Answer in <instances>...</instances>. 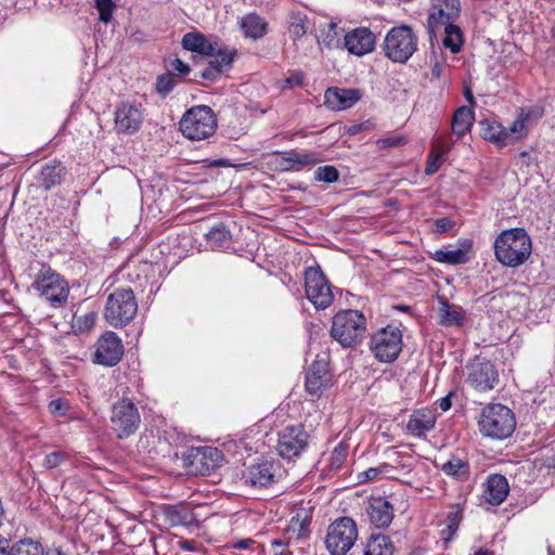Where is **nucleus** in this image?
I'll list each match as a JSON object with an SVG mask.
<instances>
[{
	"label": "nucleus",
	"instance_id": "f257e3e1",
	"mask_svg": "<svg viewBox=\"0 0 555 555\" xmlns=\"http://www.w3.org/2000/svg\"><path fill=\"white\" fill-rule=\"evenodd\" d=\"M531 238L522 228L501 232L494 241L496 260L505 267L517 268L531 255Z\"/></svg>",
	"mask_w": 555,
	"mask_h": 555
},
{
	"label": "nucleus",
	"instance_id": "f03ea898",
	"mask_svg": "<svg viewBox=\"0 0 555 555\" xmlns=\"http://www.w3.org/2000/svg\"><path fill=\"white\" fill-rule=\"evenodd\" d=\"M141 287V284H134L133 287H117L107 296L104 318L111 326L124 327L133 320L138 312L134 293Z\"/></svg>",
	"mask_w": 555,
	"mask_h": 555
},
{
	"label": "nucleus",
	"instance_id": "7ed1b4c3",
	"mask_svg": "<svg viewBox=\"0 0 555 555\" xmlns=\"http://www.w3.org/2000/svg\"><path fill=\"white\" fill-rule=\"evenodd\" d=\"M365 332L366 318L359 310H343L333 318L331 336L345 348L359 344Z\"/></svg>",
	"mask_w": 555,
	"mask_h": 555
},
{
	"label": "nucleus",
	"instance_id": "20e7f679",
	"mask_svg": "<svg viewBox=\"0 0 555 555\" xmlns=\"http://www.w3.org/2000/svg\"><path fill=\"white\" fill-rule=\"evenodd\" d=\"M286 476V469L275 457H260L243 472L244 483L254 489H268Z\"/></svg>",
	"mask_w": 555,
	"mask_h": 555
},
{
	"label": "nucleus",
	"instance_id": "39448f33",
	"mask_svg": "<svg viewBox=\"0 0 555 555\" xmlns=\"http://www.w3.org/2000/svg\"><path fill=\"white\" fill-rule=\"evenodd\" d=\"M181 466L192 475H209L223 462V453L216 447H190L176 453Z\"/></svg>",
	"mask_w": 555,
	"mask_h": 555
},
{
	"label": "nucleus",
	"instance_id": "423d86ee",
	"mask_svg": "<svg viewBox=\"0 0 555 555\" xmlns=\"http://www.w3.org/2000/svg\"><path fill=\"white\" fill-rule=\"evenodd\" d=\"M418 37L408 25L392 27L384 39L385 55L396 63H405L417 51Z\"/></svg>",
	"mask_w": 555,
	"mask_h": 555
},
{
	"label": "nucleus",
	"instance_id": "0eeeda50",
	"mask_svg": "<svg viewBox=\"0 0 555 555\" xmlns=\"http://www.w3.org/2000/svg\"><path fill=\"white\" fill-rule=\"evenodd\" d=\"M180 130L190 140H204L212 135L217 128L214 111L206 105L190 108L180 120Z\"/></svg>",
	"mask_w": 555,
	"mask_h": 555
},
{
	"label": "nucleus",
	"instance_id": "6e6552de",
	"mask_svg": "<svg viewBox=\"0 0 555 555\" xmlns=\"http://www.w3.org/2000/svg\"><path fill=\"white\" fill-rule=\"evenodd\" d=\"M31 287L53 307L65 304L69 293L67 282L47 264L41 266Z\"/></svg>",
	"mask_w": 555,
	"mask_h": 555
},
{
	"label": "nucleus",
	"instance_id": "1a4fd4ad",
	"mask_svg": "<svg viewBox=\"0 0 555 555\" xmlns=\"http://www.w3.org/2000/svg\"><path fill=\"white\" fill-rule=\"evenodd\" d=\"M358 539L357 522L350 517H339L327 528L325 546L331 555H345Z\"/></svg>",
	"mask_w": 555,
	"mask_h": 555
},
{
	"label": "nucleus",
	"instance_id": "9d476101",
	"mask_svg": "<svg viewBox=\"0 0 555 555\" xmlns=\"http://www.w3.org/2000/svg\"><path fill=\"white\" fill-rule=\"evenodd\" d=\"M402 333L396 326H386L372 334L370 349L383 363L393 362L402 350Z\"/></svg>",
	"mask_w": 555,
	"mask_h": 555
},
{
	"label": "nucleus",
	"instance_id": "9b49d317",
	"mask_svg": "<svg viewBox=\"0 0 555 555\" xmlns=\"http://www.w3.org/2000/svg\"><path fill=\"white\" fill-rule=\"evenodd\" d=\"M305 289L307 298L317 309H326L334 301L332 286L320 267L306 269Z\"/></svg>",
	"mask_w": 555,
	"mask_h": 555
},
{
	"label": "nucleus",
	"instance_id": "f8f14e48",
	"mask_svg": "<svg viewBox=\"0 0 555 555\" xmlns=\"http://www.w3.org/2000/svg\"><path fill=\"white\" fill-rule=\"evenodd\" d=\"M334 378L330 370V357L326 353L318 354L308 366L305 377V389L313 397L320 398L333 386Z\"/></svg>",
	"mask_w": 555,
	"mask_h": 555
},
{
	"label": "nucleus",
	"instance_id": "ddd939ff",
	"mask_svg": "<svg viewBox=\"0 0 555 555\" xmlns=\"http://www.w3.org/2000/svg\"><path fill=\"white\" fill-rule=\"evenodd\" d=\"M309 440L310 435L304 425L286 426L279 434L276 451L281 457L292 461L302 454L309 446Z\"/></svg>",
	"mask_w": 555,
	"mask_h": 555
},
{
	"label": "nucleus",
	"instance_id": "4468645a",
	"mask_svg": "<svg viewBox=\"0 0 555 555\" xmlns=\"http://www.w3.org/2000/svg\"><path fill=\"white\" fill-rule=\"evenodd\" d=\"M93 362L103 366H115L124 354V345L115 332L106 331L95 343Z\"/></svg>",
	"mask_w": 555,
	"mask_h": 555
},
{
	"label": "nucleus",
	"instance_id": "2eb2a0df",
	"mask_svg": "<svg viewBox=\"0 0 555 555\" xmlns=\"http://www.w3.org/2000/svg\"><path fill=\"white\" fill-rule=\"evenodd\" d=\"M143 118V109L140 104L121 102L115 109V128L118 133H135L139 131Z\"/></svg>",
	"mask_w": 555,
	"mask_h": 555
},
{
	"label": "nucleus",
	"instance_id": "dca6fc26",
	"mask_svg": "<svg viewBox=\"0 0 555 555\" xmlns=\"http://www.w3.org/2000/svg\"><path fill=\"white\" fill-rule=\"evenodd\" d=\"M460 15V0H431V9L427 18L430 37L440 27V23L455 22Z\"/></svg>",
	"mask_w": 555,
	"mask_h": 555
},
{
	"label": "nucleus",
	"instance_id": "f3484780",
	"mask_svg": "<svg viewBox=\"0 0 555 555\" xmlns=\"http://www.w3.org/2000/svg\"><path fill=\"white\" fill-rule=\"evenodd\" d=\"M468 383L479 391L491 390L499 383V373L490 360H475L470 365Z\"/></svg>",
	"mask_w": 555,
	"mask_h": 555
},
{
	"label": "nucleus",
	"instance_id": "a211bd4d",
	"mask_svg": "<svg viewBox=\"0 0 555 555\" xmlns=\"http://www.w3.org/2000/svg\"><path fill=\"white\" fill-rule=\"evenodd\" d=\"M375 35L367 27H357L348 31L344 38V44L350 54L363 56L375 48Z\"/></svg>",
	"mask_w": 555,
	"mask_h": 555
},
{
	"label": "nucleus",
	"instance_id": "6ab92c4d",
	"mask_svg": "<svg viewBox=\"0 0 555 555\" xmlns=\"http://www.w3.org/2000/svg\"><path fill=\"white\" fill-rule=\"evenodd\" d=\"M319 162H321V158L317 152H297L294 150L280 153L278 158V165L282 171H299Z\"/></svg>",
	"mask_w": 555,
	"mask_h": 555
},
{
	"label": "nucleus",
	"instance_id": "aec40b11",
	"mask_svg": "<svg viewBox=\"0 0 555 555\" xmlns=\"http://www.w3.org/2000/svg\"><path fill=\"white\" fill-rule=\"evenodd\" d=\"M362 96L359 89H346L332 87L325 91V105L334 111H343L352 107Z\"/></svg>",
	"mask_w": 555,
	"mask_h": 555
},
{
	"label": "nucleus",
	"instance_id": "412c9836",
	"mask_svg": "<svg viewBox=\"0 0 555 555\" xmlns=\"http://www.w3.org/2000/svg\"><path fill=\"white\" fill-rule=\"evenodd\" d=\"M481 134L485 140L499 146L509 145L519 140L516 133L511 131V126L506 128L488 119L481 122Z\"/></svg>",
	"mask_w": 555,
	"mask_h": 555
},
{
	"label": "nucleus",
	"instance_id": "4be33fe9",
	"mask_svg": "<svg viewBox=\"0 0 555 555\" xmlns=\"http://www.w3.org/2000/svg\"><path fill=\"white\" fill-rule=\"evenodd\" d=\"M478 424L482 435L501 440L513 434L516 418H480Z\"/></svg>",
	"mask_w": 555,
	"mask_h": 555
},
{
	"label": "nucleus",
	"instance_id": "5701e85b",
	"mask_svg": "<svg viewBox=\"0 0 555 555\" xmlns=\"http://www.w3.org/2000/svg\"><path fill=\"white\" fill-rule=\"evenodd\" d=\"M544 115V107L540 104L520 107L517 111V116L511 125V131L516 133L518 139H521L530 125L535 124Z\"/></svg>",
	"mask_w": 555,
	"mask_h": 555
},
{
	"label": "nucleus",
	"instance_id": "b1692460",
	"mask_svg": "<svg viewBox=\"0 0 555 555\" xmlns=\"http://www.w3.org/2000/svg\"><path fill=\"white\" fill-rule=\"evenodd\" d=\"M65 175L66 168L62 162L53 159L41 167L37 176V183L40 188L48 191L60 185Z\"/></svg>",
	"mask_w": 555,
	"mask_h": 555
},
{
	"label": "nucleus",
	"instance_id": "393cba45",
	"mask_svg": "<svg viewBox=\"0 0 555 555\" xmlns=\"http://www.w3.org/2000/svg\"><path fill=\"white\" fill-rule=\"evenodd\" d=\"M509 491L507 479L499 474L490 475L486 482L483 498L491 505H500L507 496Z\"/></svg>",
	"mask_w": 555,
	"mask_h": 555
},
{
	"label": "nucleus",
	"instance_id": "a878e982",
	"mask_svg": "<svg viewBox=\"0 0 555 555\" xmlns=\"http://www.w3.org/2000/svg\"><path fill=\"white\" fill-rule=\"evenodd\" d=\"M367 514L375 527L386 528L392 521L393 508L389 501L379 498L370 503Z\"/></svg>",
	"mask_w": 555,
	"mask_h": 555
},
{
	"label": "nucleus",
	"instance_id": "bb28decb",
	"mask_svg": "<svg viewBox=\"0 0 555 555\" xmlns=\"http://www.w3.org/2000/svg\"><path fill=\"white\" fill-rule=\"evenodd\" d=\"M240 27L246 38L258 40L268 33L267 22L257 13H248L240 21Z\"/></svg>",
	"mask_w": 555,
	"mask_h": 555
},
{
	"label": "nucleus",
	"instance_id": "cd10ccee",
	"mask_svg": "<svg viewBox=\"0 0 555 555\" xmlns=\"http://www.w3.org/2000/svg\"><path fill=\"white\" fill-rule=\"evenodd\" d=\"M206 242L212 249H229L232 247V233L222 222L215 223L205 234Z\"/></svg>",
	"mask_w": 555,
	"mask_h": 555
},
{
	"label": "nucleus",
	"instance_id": "c85d7f7f",
	"mask_svg": "<svg viewBox=\"0 0 555 555\" xmlns=\"http://www.w3.org/2000/svg\"><path fill=\"white\" fill-rule=\"evenodd\" d=\"M439 322L444 326H461L465 319V311L461 306L449 304L446 299L439 300Z\"/></svg>",
	"mask_w": 555,
	"mask_h": 555
},
{
	"label": "nucleus",
	"instance_id": "c756f323",
	"mask_svg": "<svg viewBox=\"0 0 555 555\" xmlns=\"http://www.w3.org/2000/svg\"><path fill=\"white\" fill-rule=\"evenodd\" d=\"M475 120V115L472 108L467 106H460L452 116L451 130L459 139L465 133L469 132Z\"/></svg>",
	"mask_w": 555,
	"mask_h": 555
},
{
	"label": "nucleus",
	"instance_id": "7c9ffc66",
	"mask_svg": "<svg viewBox=\"0 0 555 555\" xmlns=\"http://www.w3.org/2000/svg\"><path fill=\"white\" fill-rule=\"evenodd\" d=\"M163 517L170 527H189L194 521V516L188 508L175 505L165 506Z\"/></svg>",
	"mask_w": 555,
	"mask_h": 555
},
{
	"label": "nucleus",
	"instance_id": "2f4dec72",
	"mask_svg": "<svg viewBox=\"0 0 555 555\" xmlns=\"http://www.w3.org/2000/svg\"><path fill=\"white\" fill-rule=\"evenodd\" d=\"M395 545L390 537L378 533L372 534L365 543L363 555H393Z\"/></svg>",
	"mask_w": 555,
	"mask_h": 555
},
{
	"label": "nucleus",
	"instance_id": "473e14b6",
	"mask_svg": "<svg viewBox=\"0 0 555 555\" xmlns=\"http://www.w3.org/2000/svg\"><path fill=\"white\" fill-rule=\"evenodd\" d=\"M183 49L196 52L204 57L205 54H214V44L201 33H188L182 38Z\"/></svg>",
	"mask_w": 555,
	"mask_h": 555
},
{
	"label": "nucleus",
	"instance_id": "72a5a7b5",
	"mask_svg": "<svg viewBox=\"0 0 555 555\" xmlns=\"http://www.w3.org/2000/svg\"><path fill=\"white\" fill-rule=\"evenodd\" d=\"M440 26L444 27L443 47L454 54L459 53L464 43V34L461 27L455 22L440 23Z\"/></svg>",
	"mask_w": 555,
	"mask_h": 555
},
{
	"label": "nucleus",
	"instance_id": "f704fd0d",
	"mask_svg": "<svg viewBox=\"0 0 555 555\" xmlns=\"http://www.w3.org/2000/svg\"><path fill=\"white\" fill-rule=\"evenodd\" d=\"M436 418H409L404 425L408 435L415 438H425L427 433L435 428Z\"/></svg>",
	"mask_w": 555,
	"mask_h": 555
},
{
	"label": "nucleus",
	"instance_id": "c9c22d12",
	"mask_svg": "<svg viewBox=\"0 0 555 555\" xmlns=\"http://www.w3.org/2000/svg\"><path fill=\"white\" fill-rule=\"evenodd\" d=\"M433 259L441 263L455 266L468 262L469 257L467 250L463 248H456L452 250H446L441 248L434 253Z\"/></svg>",
	"mask_w": 555,
	"mask_h": 555
},
{
	"label": "nucleus",
	"instance_id": "e433bc0d",
	"mask_svg": "<svg viewBox=\"0 0 555 555\" xmlns=\"http://www.w3.org/2000/svg\"><path fill=\"white\" fill-rule=\"evenodd\" d=\"M235 55L236 50L234 49H216V47L214 46V54H205L204 57H210L208 64L219 67L222 74L224 69L231 67Z\"/></svg>",
	"mask_w": 555,
	"mask_h": 555
},
{
	"label": "nucleus",
	"instance_id": "4c0bfd02",
	"mask_svg": "<svg viewBox=\"0 0 555 555\" xmlns=\"http://www.w3.org/2000/svg\"><path fill=\"white\" fill-rule=\"evenodd\" d=\"M309 24V18L306 14L300 12L292 13L288 28L291 38L294 41L301 39L308 33Z\"/></svg>",
	"mask_w": 555,
	"mask_h": 555
},
{
	"label": "nucleus",
	"instance_id": "58836bf2",
	"mask_svg": "<svg viewBox=\"0 0 555 555\" xmlns=\"http://www.w3.org/2000/svg\"><path fill=\"white\" fill-rule=\"evenodd\" d=\"M112 428L119 439L128 438L139 428L140 418H111Z\"/></svg>",
	"mask_w": 555,
	"mask_h": 555
},
{
	"label": "nucleus",
	"instance_id": "ea45409f",
	"mask_svg": "<svg viewBox=\"0 0 555 555\" xmlns=\"http://www.w3.org/2000/svg\"><path fill=\"white\" fill-rule=\"evenodd\" d=\"M8 555H43V548L38 542L22 540L11 547Z\"/></svg>",
	"mask_w": 555,
	"mask_h": 555
},
{
	"label": "nucleus",
	"instance_id": "a19ab883",
	"mask_svg": "<svg viewBox=\"0 0 555 555\" xmlns=\"http://www.w3.org/2000/svg\"><path fill=\"white\" fill-rule=\"evenodd\" d=\"M349 451V444L345 441H340L332 451L328 466L331 470H338L347 460Z\"/></svg>",
	"mask_w": 555,
	"mask_h": 555
},
{
	"label": "nucleus",
	"instance_id": "79ce46f5",
	"mask_svg": "<svg viewBox=\"0 0 555 555\" xmlns=\"http://www.w3.org/2000/svg\"><path fill=\"white\" fill-rule=\"evenodd\" d=\"M449 147L442 151H438L437 147L433 149L431 152L428 154L426 166H425V173L428 176H431L436 173L439 168L442 165L443 156L448 153Z\"/></svg>",
	"mask_w": 555,
	"mask_h": 555
},
{
	"label": "nucleus",
	"instance_id": "37998d69",
	"mask_svg": "<svg viewBox=\"0 0 555 555\" xmlns=\"http://www.w3.org/2000/svg\"><path fill=\"white\" fill-rule=\"evenodd\" d=\"M177 79L175 74L166 73L159 75L156 79V91L163 96H167L176 87Z\"/></svg>",
	"mask_w": 555,
	"mask_h": 555
},
{
	"label": "nucleus",
	"instance_id": "c03bdc74",
	"mask_svg": "<svg viewBox=\"0 0 555 555\" xmlns=\"http://www.w3.org/2000/svg\"><path fill=\"white\" fill-rule=\"evenodd\" d=\"M446 475L461 478L467 474V464L461 459H452L442 466Z\"/></svg>",
	"mask_w": 555,
	"mask_h": 555
},
{
	"label": "nucleus",
	"instance_id": "a18cd8bd",
	"mask_svg": "<svg viewBox=\"0 0 555 555\" xmlns=\"http://www.w3.org/2000/svg\"><path fill=\"white\" fill-rule=\"evenodd\" d=\"M114 416H139L135 404L128 398H124L113 405Z\"/></svg>",
	"mask_w": 555,
	"mask_h": 555
},
{
	"label": "nucleus",
	"instance_id": "49530a36",
	"mask_svg": "<svg viewBox=\"0 0 555 555\" xmlns=\"http://www.w3.org/2000/svg\"><path fill=\"white\" fill-rule=\"evenodd\" d=\"M314 179L326 183H334L339 179V171L332 165L319 167L314 172Z\"/></svg>",
	"mask_w": 555,
	"mask_h": 555
},
{
	"label": "nucleus",
	"instance_id": "de8ad7c7",
	"mask_svg": "<svg viewBox=\"0 0 555 555\" xmlns=\"http://www.w3.org/2000/svg\"><path fill=\"white\" fill-rule=\"evenodd\" d=\"M94 8L99 12V20L103 23H108L113 18L116 5L113 0H94Z\"/></svg>",
	"mask_w": 555,
	"mask_h": 555
},
{
	"label": "nucleus",
	"instance_id": "09e8293b",
	"mask_svg": "<svg viewBox=\"0 0 555 555\" xmlns=\"http://www.w3.org/2000/svg\"><path fill=\"white\" fill-rule=\"evenodd\" d=\"M337 25L333 22L325 24L324 28L321 29V34L318 37L319 43L324 44L327 48H331L336 39Z\"/></svg>",
	"mask_w": 555,
	"mask_h": 555
},
{
	"label": "nucleus",
	"instance_id": "8fccbe9b",
	"mask_svg": "<svg viewBox=\"0 0 555 555\" xmlns=\"http://www.w3.org/2000/svg\"><path fill=\"white\" fill-rule=\"evenodd\" d=\"M481 416H515L513 411L501 403H488L481 411Z\"/></svg>",
	"mask_w": 555,
	"mask_h": 555
},
{
	"label": "nucleus",
	"instance_id": "3c124183",
	"mask_svg": "<svg viewBox=\"0 0 555 555\" xmlns=\"http://www.w3.org/2000/svg\"><path fill=\"white\" fill-rule=\"evenodd\" d=\"M305 81V74L301 70H295L289 74L282 82V90H291L297 87H301Z\"/></svg>",
	"mask_w": 555,
	"mask_h": 555
},
{
	"label": "nucleus",
	"instance_id": "603ef678",
	"mask_svg": "<svg viewBox=\"0 0 555 555\" xmlns=\"http://www.w3.org/2000/svg\"><path fill=\"white\" fill-rule=\"evenodd\" d=\"M67 457L66 452L54 451L46 455L43 465L46 468L52 469L60 466Z\"/></svg>",
	"mask_w": 555,
	"mask_h": 555
},
{
	"label": "nucleus",
	"instance_id": "864d4df0",
	"mask_svg": "<svg viewBox=\"0 0 555 555\" xmlns=\"http://www.w3.org/2000/svg\"><path fill=\"white\" fill-rule=\"evenodd\" d=\"M69 409L67 399L59 398L49 403V412L51 414H65Z\"/></svg>",
	"mask_w": 555,
	"mask_h": 555
},
{
	"label": "nucleus",
	"instance_id": "5fc2aeb1",
	"mask_svg": "<svg viewBox=\"0 0 555 555\" xmlns=\"http://www.w3.org/2000/svg\"><path fill=\"white\" fill-rule=\"evenodd\" d=\"M404 142H405V140L401 135H390V137L377 140L376 144L379 149H389V147L400 146Z\"/></svg>",
	"mask_w": 555,
	"mask_h": 555
},
{
	"label": "nucleus",
	"instance_id": "6e6d98bb",
	"mask_svg": "<svg viewBox=\"0 0 555 555\" xmlns=\"http://www.w3.org/2000/svg\"><path fill=\"white\" fill-rule=\"evenodd\" d=\"M220 76L221 69L210 64H207V66L198 74L199 78L208 81H216Z\"/></svg>",
	"mask_w": 555,
	"mask_h": 555
},
{
	"label": "nucleus",
	"instance_id": "4d7b16f0",
	"mask_svg": "<svg viewBox=\"0 0 555 555\" xmlns=\"http://www.w3.org/2000/svg\"><path fill=\"white\" fill-rule=\"evenodd\" d=\"M435 232L439 234L451 232L454 227L455 222L451 220L450 218H439L435 220Z\"/></svg>",
	"mask_w": 555,
	"mask_h": 555
},
{
	"label": "nucleus",
	"instance_id": "13d9d810",
	"mask_svg": "<svg viewBox=\"0 0 555 555\" xmlns=\"http://www.w3.org/2000/svg\"><path fill=\"white\" fill-rule=\"evenodd\" d=\"M388 466L384 465L382 467H370L369 469L361 473L359 476L361 482L371 481L377 478L379 474L383 472H387Z\"/></svg>",
	"mask_w": 555,
	"mask_h": 555
},
{
	"label": "nucleus",
	"instance_id": "bf43d9fd",
	"mask_svg": "<svg viewBox=\"0 0 555 555\" xmlns=\"http://www.w3.org/2000/svg\"><path fill=\"white\" fill-rule=\"evenodd\" d=\"M95 320V313L90 312L85 314L83 317H78L76 321L79 330H88L94 325Z\"/></svg>",
	"mask_w": 555,
	"mask_h": 555
},
{
	"label": "nucleus",
	"instance_id": "052dcab7",
	"mask_svg": "<svg viewBox=\"0 0 555 555\" xmlns=\"http://www.w3.org/2000/svg\"><path fill=\"white\" fill-rule=\"evenodd\" d=\"M460 520H461V512L460 511H454V512L449 513L448 529L452 533H454L457 530Z\"/></svg>",
	"mask_w": 555,
	"mask_h": 555
},
{
	"label": "nucleus",
	"instance_id": "680f3d73",
	"mask_svg": "<svg viewBox=\"0 0 555 555\" xmlns=\"http://www.w3.org/2000/svg\"><path fill=\"white\" fill-rule=\"evenodd\" d=\"M171 68L182 76L189 74L191 70L189 64L184 63L182 60L178 57L171 62Z\"/></svg>",
	"mask_w": 555,
	"mask_h": 555
},
{
	"label": "nucleus",
	"instance_id": "e2e57ef3",
	"mask_svg": "<svg viewBox=\"0 0 555 555\" xmlns=\"http://www.w3.org/2000/svg\"><path fill=\"white\" fill-rule=\"evenodd\" d=\"M299 517H300V514L298 513L296 517L292 518L291 522H292V527L294 530H296V526L298 525L299 526L298 531H299V533H301L302 531L306 530V528L310 524V520L308 519L307 516H305L302 520H300Z\"/></svg>",
	"mask_w": 555,
	"mask_h": 555
},
{
	"label": "nucleus",
	"instance_id": "0e129e2a",
	"mask_svg": "<svg viewBox=\"0 0 555 555\" xmlns=\"http://www.w3.org/2000/svg\"><path fill=\"white\" fill-rule=\"evenodd\" d=\"M453 393L450 392L448 396L439 399L436 404L440 408V410L442 412H447L448 410H450L451 405H452V401H451V398H452Z\"/></svg>",
	"mask_w": 555,
	"mask_h": 555
},
{
	"label": "nucleus",
	"instance_id": "69168bd1",
	"mask_svg": "<svg viewBox=\"0 0 555 555\" xmlns=\"http://www.w3.org/2000/svg\"><path fill=\"white\" fill-rule=\"evenodd\" d=\"M180 547L184 551L196 552L198 550L197 542L193 540H184L179 542Z\"/></svg>",
	"mask_w": 555,
	"mask_h": 555
},
{
	"label": "nucleus",
	"instance_id": "338daca9",
	"mask_svg": "<svg viewBox=\"0 0 555 555\" xmlns=\"http://www.w3.org/2000/svg\"><path fill=\"white\" fill-rule=\"evenodd\" d=\"M254 544H255V541L253 539H242L236 542H233L232 546L234 548H238V550H246V548H249Z\"/></svg>",
	"mask_w": 555,
	"mask_h": 555
},
{
	"label": "nucleus",
	"instance_id": "774afa93",
	"mask_svg": "<svg viewBox=\"0 0 555 555\" xmlns=\"http://www.w3.org/2000/svg\"><path fill=\"white\" fill-rule=\"evenodd\" d=\"M9 548H10L9 540L0 535V555H8Z\"/></svg>",
	"mask_w": 555,
	"mask_h": 555
}]
</instances>
